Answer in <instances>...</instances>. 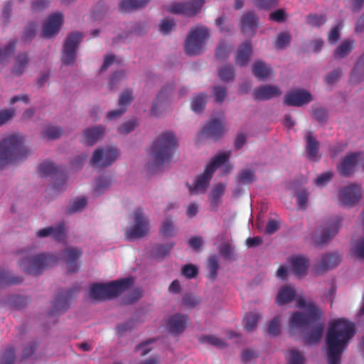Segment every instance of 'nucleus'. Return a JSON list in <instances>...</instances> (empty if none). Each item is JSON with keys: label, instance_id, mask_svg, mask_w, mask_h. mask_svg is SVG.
Instances as JSON below:
<instances>
[{"label": "nucleus", "instance_id": "obj_19", "mask_svg": "<svg viewBox=\"0 0 364 364\" xmlns=\"http://www.w3.org/2000/svg\"><path fill=\"white\" fill-rule=\"evenodd\" d=\"M342 220L340 218H335L326 223L323 228L321 235L317 241V245L328 242L338 232Z\"/></svg>", "mask_w": 364, "mask_h": 364}, {"label": "nucleus", "instance_id": "obj_39", "mask_svg": "<svg viewBox=\"0 0 364 364\" xmlns=\"http://www.w3.org/2000/svg\"><path fill=\"white\" fill-rule=\"evenodd\" d=\"M174 245L175 243L173 242L166 245H156L151 250V255L156 258L164 259L173 248Z\"/></svg>", "mask_w": 364, "mask_h": 364}, {"label": "nucleus", "instance_id": "obj_61", "mask_svg": "<svg viewBox=\"0 0 364 364\" xmlns=\"http://www.w3.org/2000/svg\"><path fill=\"white\" fill-rule=\"evenodd\" d=\"M125 75H126L124 71H117L114 73L112 75L108 84L109 89L111 90H113L119 83V82L125 77Z\"/></svg>", "mask_w": 364, "mask_h": 364}, {"label": "nucleus", "instance_id": "obj_35", "mask_svg": "<svg viewBox=\"0 0 364 364\" xmlns=\"http://www.w3.org/2000/svg\"><path fill=\"white\" fill-rule=\"evenodd\" d=\"M23 282V277L13 274L9 271L0 269V285H16L21 284Z\"/></svg>", "mask_w": 364, "mask_h": 364}, {"label": "nucleus", "instance_id": "obj_33", "mask_svg": "<svg viewBox=\"0 0 364 364\" xmlns=\"http://www.w3.org/2000/svg\"><path fill=\"white\" fill-rule=\"evenodd\" d=\"M29 63L28 53H20L15 59V64L12 73L16 76H21Z\"/></svg>", "mask_w": 364, "mask_h": 364}, {"label": "nucleus", "instance_id": "obj_62", "mask_svg": "<svg viewBox=\"0 0 364 364\" xmlns=\"http://www.w3.org/2000/svg\"><path fill=\"white\" fill-rule=\"evenodd\" d=\"M213 94L215 100L217 102L221 103L227 96L226 87L224 86H215L213 88Z\"/></svg>", "mask_w": 364, "mask_h": 364}, {"label": "nucleus", "instance_id": "obj_9", "mask_svg": "<svg viewBox=\"0 0 364 364\" xmlns=\"http://www.w3.org/2000/svg\"><path fill=\"white\" fill-rule=\"evenodd\" d=\"M119 151L114 147L96 149L90 159V164L95 168H103L111 166L117 161Z\"/></svg>", "mask_w": 364, "mask_h": 364}, {"label": "nucleus", "instance_id": "obj_3", "mask_svg": "<svg viewBox=\"0 0 364 364\" xmlns=\"http://www.w3.org/2000/svg\"><path fill=\"white\" fill-rule=\"evenodd\" d=\"M23 142V138L17 134L8 136L0 141V169L27 158L30 151Z\"/></svg>", "mask_w": 364, "mask_h": 364}, {"label": "nucleus", "instance_id": "obj_53", "mask_svg": "<svg viewBox=\"0 0 364 364\" xmlns=\"http://www.w3.org/2000/svg\"><path fill=\"white\" fill-rule=\"evenodd\" d=\"M112 183L111 178L103 176L100 177L96 181V186L95 191L97 194L102 193L107 188H108Z\"/></svg>", "mask_w": 364, "mask_h": 364}, {"label": "nucleus", "instance_id": "obj_7", "mask_svg": "<svg viewBox=\"0 0 364 364\" xmlns=\"http://www.w3.org/2000/svg\"><path fill=\"white\" fill-rule=\"evenodd\" d=\"M229 158V152H223L213 157L210 163L205 166L203 173L196 177L193 186H189L190 192L191 193L205 192L209 186L214 172L219 166L228 162Z\"/></svg>", "mask_w": 364, "mask_h": 364}, {"label": "nucleus", "instance_id": "obj_12", "mask_svg": "<svg viewBox=\"0 0 364 364\" xmlns=\"http://www.w3.org/2000/svg\"><path fill=\"white\" fill-rule=\"evenodd\" d=\"M205 0H191L185 2H175L166 7L168 12L181 14L186 17L196 16L202 9Z\"/></svg>", "mask_w": 364, "mask_h": 364}, {"label": "nucleus", "instance_id": "obj_21", "mask_svg": "<svg viewBox=\"0 0 364 364\" xmlns=\"http://www.w3.org/2000/svg\"><path fill=\"white\" fill-rule=\"evenodd\" d=\"M306 146L305 151L306 157L309 160L312 161H318L321 159L319 154L320 143L314 136L312 132H309L305 136Z\"/></svg>", "mask_w": 364, "mask_h": 364}, {"label": "nucleus", "instance_id": "obj_64", "mask_svg": "<svg viewBox=\"0 0 364 364\" xmlns=\"http://www.w3.org/2000/svg\"><path fill=\"white\" fill-rule=\"evenodd\" d=\"M183 304L189 308H193L200 303V300L191 294H186L182 299Z\"/></svg>", "mask_w": 364, "mask_h": 364}, {"label": "nucleus", "instance_id": "obj_43", "mask_svg": "<svg viewBox=\"0 0 364 364\" xmlns=\"http://www.w3.org/2000/svg\"><path fill=\"white\" fill-rule=\"evenodd\" d=\"M218 76L223 82L232 81L235 77V69L232 65H226L218 70Z\"/></svg>", "mask_w": 364, "mask_h": 364}, {"label": "nucleus", "instance_id": "obj_40", "mask_svg": "<svg viewBox=\"0 0 364 364\" xmlns=\"http://www.w3.org/2000/svg\"><path fill=\"white\" fill-rule=\"evenodd\" d=\"M150 0H122L120 9L122 11H128L145 6Z\"/></svg>", "mask_w": 364, "mask_h": 364}, {"label": "nucleus", "instance_id": "obj_49", "mask_svg": "<svg viewBox=\"0 0 364 364\" xmlns=\"http://www.w3.org/2000/svg\"><path fill=\"white\" fill-rule=\"evenodd\" d=\"M261 318L260 314L257 313H249L245 316V328L247 331H252L257 326L259 319Z\"/></svg>", "mask_w": 364, "mask_h": 364}, {"label": "nucleus", "instance_id": "obj_11", "mask_svg": "<svg viewBox=\"0 0 364 364\" xmlns=\"http://www.w3.org/2000/svg\"><path fill=\"white\" fill-rule=\"evenodd\" d=\"M134 224L125 231V237L127 240L141 238L145 236L149 230V221L144 217L141 208H137L134 213Z\"/></svg>", "mask_w": 364, "mask_h": 364}, {"label": "nucleus", "instance_id": "obj_54", "mask_svg": "<svg viewBox=\"0 0 364 364\" xmlns=\"http://www.w3.org/2000/svg\"><path fill=\"white\" fill-rule=\"evenodd\" d=\"M200 340L201 342H205L218 348H223L227 346L223 340L215 336H204L201 337Z\"/></svg>", "mask_w": 364, "mask_h": 364}, {"label": "nucleus", "instance_id": "obj_51", "mask_svg": "<svg viewBox=\"0 0 364 364\" xmlns=\"http://www.w3.org/2000/svg\"><path fill=\"white\" fill-rule=\"evenodd\" d=\"M304 356L299 350L293 348L289 350L288 364H304Z\"/></svg>", "mask_w": 364, "mask_h": 364}, {"label": "nucleus", "instance_id": "obj_10", "mask_svg": "<svg viewBox=\"0 0 364 364\" xmlns=\"http://www.w3.org/2000/svg\"><path fill=\"white\" fill-rule=\"evenodd\" d=\"M82 37V33L80 32H73L68 35L63 45L61 57L63 65H70L74 64L77 49Z\"/></svg>", "mask_w": 364, "mask_h": 364}, {"label": "nucleus", "instance_id": "obj_32", "mask_svg": "<svg viewBox=\"0 0 364 364\" xmlns=\"http://www.w3.org/2000/svg\"><path fill=\"white\" fill-rule=\"evenodd\" d=\"M225 186L223 183H218L210 193V206L212 210L217 211L219 204L221 203V197L223 196Z\"/></svg>", "mask_w": 364, "mask_h": 364}, {"label": "nucleus", "instance_id": "obj_25", "mask_svg": "<svg viewBox=\"0 0 364 364\" xmlns=\"http://www.w3.org/2000/svg\"><path fill=\"white\" fill-rule=\"evenodd\" d=\"M252 53V47L250 41H246L238 48L235 55V62L241 66L247 65L249 63Z\"/></svg>", "mask_w": 364, "mask_h": 364}, {"label": "nucleus", "instance_id": "obj_55", "mask_svg": "<svg viewBox=\"0 0 364 364\" xmlns=\"http://www.w3.org/2000/svg\"><path fill=\"white\" fill-rule=\"evenodd\" d=\"M159 232L165 237H169L173 235V225L171 219H166L163 222Z\"/></svg>", "mask_w": 364, "mask_h": 364}, {"label": "nucleus", "instance_id": "obj_26", "mask_svg": "<svg viewBox=\"0 0 364 364\" xmlns=\"http://www.w3.org/2000/svg\"><path fill=\"white\" fill-rule=\"evenodd\" d=\"M291 264L293 272L296 276L301 277L306 274L309 264V259L304 256L293 255L288 259Z\"/></svg>", "mask_w": 364, "mask_h": 364}, {"label": "nucleus", "instance_id": "obj_22", "mask_svg": "<svg viewBox=\"0 0 364 364\" xmlns=\"http://www.w3.org/2000/svg\"><path fill=\"white\" fill-rule=\"evenodd\" d=\"M188 319L187 316L180 314L171 316L167 323L168 331L172 334L183 333L187 327Z\"/></svg>", "mask_w": 364, "mask_h": 364}, {"label": "nucleus", "instance_id": "obj_2", "mask_svg": "<svg viewBox=\"0 0 364 364\" xmlns=\"http://www.w3.org/2000/svg\"><path fill=\"white\" fill-rule=\"evenodd\" d=\"M177 147L178 142L172 132H164L155 139L150 156L156 170L171 162Z\"/></svg>", "mask_w": 364, "mask_h": 364}, {"label": "nucleus", "instance_id": "obj_23", "mask_svg": "<svg viewBox=\"0 0 364 364\" xmlns=\"http://www.w3.org/2000/svg\"><path fill=\"white\" fill-rule=\"evenodd\" d=\"M282 91L277 86L264 85L253 91V98L256 101L268 100L272 97L280 96Z\"/></svg>", "mask_w": 364, "mask_h": 364}, {"label": "nucleus", "instance_id": "obj_36", "mask_svg": "<svg viewBox=\"0 0 364 364\" xmlns=\"http://www.w3.org/2000/svg\"><path fill=\"white\" fill-rule=\"evenodd\" d=\"M252 73L259 80H264L269 77L271 69L264 62L259 60L252 65Z\"/></svg>", "mask_w": 364, "mask_h": 364}, {"label": "nucleus", "instance_id": "obj_27", "mask_svg": "<svg viewBox=\"0 0 364 364\" xmlns=\"http://www.w3.org/2000/svg\"><path fill=\"white\" fill-rule=\"evenodd\" d=\"M82 254V252L78 248L68 247L63 251L65 262L69 272L72 273L77 270V261Z\"/></svg>", "mask_w": 364, "mask_h": 364}, {"label": "nucleus", "instance_id": "obj_29", "mask_svg": "<svg viewBox=\"0 0 364 364\" xmlns=\"http://www.w3.org/2000/svg\"><path fill=\"white\" fill-rule=\"evenodd\" d=\"M49 235L58 242L63 240L65 238L64 225L59 223L55 226L45 228L37 232V236L39 237H46Z\"/></svg>", "mask_w": 364, "mask_h": 364}, {"label": "nucleus", "instance_id": "obj_5", "mask_svg": "<svg viewBox=\"0 0 364 364\" xmlns=\"http://www.w3.org/2000/svg\"><path fill=\"white\" fill-rule=\"evenodd\" d=\"M33 250V248H28L20 252L23 255L19 266L25 273L38 275L56 264L60 259L58 255L50 253L35 255Z\"/></svg>", "mask_w": 364, "mask_h": 364}, {"label": "nucleus", "instance_id": "obj_34", "mask_svg": "<svg viewBox=\"0 0 364 364\" xmlns=\"http://www.w3.org/2000/svg\"><path fill=\"white\" fill-rule=\"evenodd\" d=\"M296 292L294 289L290 287H282L277 296V303L279 305H284L289 303L295 299Z\"/></svg>", "mask_w": 364, "mask_h": 364}, {"label": "nucleus", "instance_id": "obj_37", "mask_svg": "<svg viewBox=\"0 0 364 364\" xmlns=\"http://www.w3.org/2000/svg\"><path fill=\"white\" fill-rule=\"evenodd\" d=\"M172 86H165L163 87L160 92L156 97L155 101L154 102L153 106L151 107V114L154 116L158 117L159 115L158 111V107L163 104L164 101L167 98V93L172 90Z\"/></svg>", "mask_w": 364, "mask_h": 364}, {"label": "nucleus", "instance_id": "obj_41", "mask_svg": "<svg viewBox=\"0 0 364 364\" xmlns=\"http://www.w3.org/2000/svg\"><path fill=\"white\" fill-rule=\"evenodd\" d=\"M354 41L346 40L343 41L334 52V57L342 58L348 55L353 48Z\"/></svg>", "mask_w": 364, "mask_h": 364}, {"label": "nucleus", "instance_id": "obj_18", "mask_svg": "<svg viewBox=\"0 0 364 364\" xmlns=\"http://www.w3.org/2000/svg\"><path fill=\"white\" fill-rule=\"evenodd\" d=\"M63 16L60 13L50 15L43 26L42 36L50 38L59 33L63 24Z\"/></svg>", "mask_w": 364, "mask_h": 364}, {"label": "nucleus", "instance_id": "obj_24", "mask_svg": "<svg viewBox=\"0 0 364 364\" xmlns=\"http://www.w3.org/2000/svg\"><path fill=\"white\" fill-rule=\"evenodd\" d=\"M134 100L132 91L131 90H124L119 100V108L117 109L112 110L107 114V118L112 119L122 115L127 110V107Z\"/></svg>", "mask_w": 364, "mask_h": 364}, {"label": "nucleus", "instance_id": "obj_59", "mask_svg": "<svg viewBox=\"0 0 364 364\" xmlns=\"http://www.w3.org/2000/svg\"><path fill=\"white\" fill-rule=\"evenodd\" d=\"M255 178L254 172L250 169L242 170L238 177V181L242 184H248Z\"/></svg>", "mask_w": 364, "mask_h": 364}, {"label": "nucleus", "instance_id": "obj_60", "mask_svg": "<svg viewBox=\"0 0 364 364\" xmlns=\"http://www.w3.org/2000/svg\"><path fill=\"white\" fill-rule=\"evenodd\" d=\"M181 272L186 278L191 279L197 276L198 270L195 265L188 264L182 267Z\"/></svg>", "mask_w": 364, "mask_h": 364}, {"label": "nucleus", "instance_id": "obj_45", "mask_svg": "<svg viewBox=\"0 0 364 364\" xmlns=\"http://www.w3.org/2000/svg\"><path fill=\"white\" fill-rule=\"evenodd\" d=\"M207 95L204 93H200L196 96L191 102V109L196 113L202 112L206 105Z\"/></svg>", "mask_w": 364, "mask_h": 364}, {"label": "nucleus", "instance_id": "obj_28", "mask_svg": "<svg viewBox=\"0 0 364 364\" xmlns=\"http://www.w3.org/2000/svg\"><path fill=\"white\" fill-rule=\"evenodd\" d=\"M105 132V128L101 125L85 129L82 132L85 144L87 146L93 145L103 136Z\"/></svg>", "mask_w": 364, "mask_h": 364}, {"label": "nucleus", "instance_id": "obj_14", "mask_svg": "<svg viewBox=\"0 0 364 364\" xmlns=\"http://www.w3.org/2000/svg\"><path fill=\"white\" fill-rule=\"evenodd\" d=\"M341 262V257L337 252L323 254L320 260L315 263L312 272L315 275L322 274L336 268Z\"/></svg>", "mask_w": 364, "mask_h": 364}, {"label": "nucleus", "instance_id": "obj_46", "mask_svg": "<svg viewBox=\"0 0 364 364\" xmlns=\"http://www.w3.org/2000/svg\"><path fill=\"white\" fill-rule=\"evenodd\" d=\"M16 360L15 349L13 346H9L0 357V364H14Z\"/></svg>", "mask_w": 364, "mask_h": 364}, {"label": "nucleus", "instance_id": "obj_58", "mask_svg": "<svg viewBox=\"0 0 364 364\" xmlns=\"http://www.w3.org/2000/svg\"><path fill=\"white\" fill-rule=\"evenodd\" d=\"M312 116L318 122L323 123L327 120L328 113L323 107H313Z\"/></svg>", "mask_w": 364, "mask_h": 364}, {"label": "nucleus", "instance_id": "obj_4", "mask_svg": "<svg viewBox=\"0 0 364 364\" xmlns=\"http://www.w3.org/2000/svg\"><path fill=\"white\" fill-rule=\"evenodd\" d=\"M296 307L304 311H296L291 314L289 321V327L292 331L306 330L321 317V309L313 301L306 302L304 296L297 300Z\"/></svg>", "mask_w": 364, "mask_h": 364}, {"label": "nucleus", "instance_id": "obj_44", "mask_svg": "<svg viewBox=\"0 0 364 364\" xmlns=\"http://www.w3.org/2000/svg\"><path fill=\"white\" fill-rule=\"evenodd\" d=\"M62 134L63 130L60 127L50 125L43 129L42 135L48 140H55L60 138Z\"/></svg>", "mask_w": 364, "mask_h": 364}, {"label": "nucleus", "instance_id": "obj_31", "mask_svg": "<svg viewBox=\"0 0 364 364\" xmlns=\"http://www.w3.org/2000/svg\"><path fill=\"white\" fill-rule=\"evenodd\" d=\"M324 324L316 323L314 324L309 333L304 337V342L306 345H314L319 342L323 332Z\"/></svg>", "mask_w": 364, "mask_h": 364}, {"label": "nucleus", "instance_id": "obj_13", "mask_svg": "<svg viewBox=\"0 0 364 364\" xmlns=\"http://www.w3.org/2000/svg\"><path fill=\"white\" fill-rule=\"evenodd\" d=\"M80 287L76 285L66 291H62L55 298L53 308L50 311V316H57L64 314L69 308V302L79 291Z\"/></svg>", "mask_w": 364, "mask_h": 364}, {"label": "nucleus", "instance_id": "obj_6", "mask_svg": "<svg viewBox=\"0 0 364 364\" xmlns=\"http://www.w3.org/2000/svg\"><path fill=\"white\" fill-rule=\"evenodd\" d=\"M133 283L134 280L132 277H127L106 284L95 283L90 287V296L99 301L109 300L129 289Z\"/></svg>", "mask_w": 364, "mask_h": 364}, {"label": "nucleus", "instance_id": "obj_8", "mask_svg": "<svg viewBox=\"0 0 364 364\" xmlns=\"http://www.w3.org/2000/svg\"><path fill=\"white\" fill-rule=\"evenodd\" d=\"M208 37V31L205 27L191 29L185 43L186 53L188 55L200 54L204 50L205 41Z\"/></svg>", "mask_w": 364, "mask_h": 364}, {"label": "nucleus", "instance_id": "obj_48", "mask_svg": "<svg viewBox=\"0 0 364 364\" xmlns=\"http://www.w3.org/2000/svg\"><path fill=\"white\" fill-rule=\"evenodd\" d=\"M208 268L209 270L208 277L212 280L215 279L219 269L218 259L216 255H213L208 259Z\"/></svg>", "mask_w": 364, "mask_h": 364}, {"label": "nucleus", "instance_id": "obj_50", "mask_svg": "<svg viewBox=\"0 0 364 364\" xmlns=\"http://www.w3.org/2000/svg\"><path fill=\"white\" fill-rule=\"evenodd\" d=\"M87 204V200L85 197H80L73 200L67 208L68 213H73L81 211Z\"/></svg>", "mask_w": 364, "mask_h": 364}, {"label": "nucleus", "instance_id": "obj_17", "mask_svg": "<svg viewBox=\"0 0 364 364\" xmlns=\"http://www.w3.org/2000/svg\"><path fill=\"white\" fill-rule=\"evenodd\" d=\"M225 129L220 119H211L200 130V134L215 141L219 139L225 133Z\"/></svg>", "mask_w": 364, "mask_h": 364}, {"label": "nucleus", "instance_id": "obj_42", "mask_svg": "<svg viewBox=\"0 0 364 364\" xmlns=\"http://www.w3.org/2000/svg\"><path fill=\"white\" fill-rule=\"evenodd\" d=\"M364 75V55H362L358 60L351 73V80L358 82L362 80Z\"/></svg>", "mask_w": 364, "mask_h": 364}, {"label": "nucleus", "instance_id": "obj_30", "mask_svg": "<svg viewBox=\"0 0 364 364\" xmlns=\"http://www.w3.org/2000/svg\"><path fill=\"white\" fill-rule=\"evenodd\" d=\"M257 17L253 13L248 12L242 17L240 27L244 33L254 35L257 27Z\"/></svg>", "mask_w": 364, "mask_h": 364}, {"label": "nucleus", "instance_id": "obj_56", "mask_svg": "<svg viewBox=\"0 0 364 364\" xmlns=\"http://www.w3.org/2000/svg\"><path fill=\"white\" fill-rule=\"evenodd\" d=\"M297 203L302 209H305L309 200V193L306 189H301L296 193Z\"/></svg>", "mask_w": 364, "mask_h": 364}, {"label": "nucleus", "instance_id": "obj_52", "mask_svg": "<svg viewBox=\"0 0 364 364\" xmlns=\"http://www.w3.org/2000/svg\"><path fill=\"white\" fill-rule=\"evenodd\" d=\"M326 17L323 15L310 14L306 17V22L312 27H320L326 23Z\"/></svg>", "mask_w": 364, "mask_h": 364}, {"label": "nucleus", "instance_id": "obj_57", "mask_svg": "<svg viewBox=\"0 0 364 364\" xmlns=\"http://www.w3.org/2000/svg\"><path fill=\"white\" fill-rule=\"evenodd\" d=\"M291 41V36L288 32L280 33L276 39L275 46L277 48H284Z\"/></svg>", "mask_w": 364, "mask_h": 364}, {"label": "nucleus", "instance_id": "obj_1", "mask_svg": "<svg viewBox=\"0 0 364 364\" xmlns=\"http://www.w3.org/2000/svg\"><path fill=\"white\" fill-rule=\"evenodd\" d=\"M355 333V324L345 318H338L330 323L326 335L328 364H341L342 353Z\"/></svg>", "mask_w": 364, "mask_h": 364}, {"label": "nucleus", "instance_id": "obj_15", "mask_svg": "<svg viewBox=\"0 0 364 364\" xmlns=\"http://www.w3.org/2000/svg\"><path fill=\"white\" fill-rule=\"evenodd\" d=\"M362 197L361 186L350 184L341 189L338 193L339 201L346 206H352L360 200Z\"/></svg>", "mask_w": 364, "mask_h": 364}, {"label": "nucleus", "instance_id": "obj_47", "mask_svg": "<svg viewBox=\"0 0 364 364\" xmlns=\"http://www.w3.org/2000/svg\"><path fill=\"white\" fill-rule=\"evenodd\" d=\"M281 318L279 316H275L267 324V333L269 335L276 336L279 335L281 331Z\"/></svg>", "mask_w": 364, "mask_h": 364}, {"label": "nucleus", "instance_id": "obj_38", "mask_svg": "<svg viewBox=\"0 0 364 364\" xmlns=\"http://www.w3.org/2000/svg\"><path fill=\"white\" fill-rule=\"evenodd\" d=\"M38 170L43 176L46 177L58 174H60L61 176H64L61 172L60 173V168L57 167L55 164L50 161H45L42 163L39 166Z\"/></svg>", "mask_w": 364, "mask_h": 364}, {"label": "nucleus", "instance_id": "obj_16", "mask_svg": "<svg viewBox=\"0 0 364 364\" xmlns=\"http://www.w3.org/2000/svg\"><path fill=\"white\" fill-rule=\"evenodd\" d=\"M312 100L311 94L302 89L291 91L284 96V102L288 106L301 107Z\"/></svg>", "mask_w": 364, "mask_h": 364}, {"label": "nucleus", "instance_id": "obj_20", "mask_svg": "<svg viewBox=\"0 0 364 364\" xmlns=\"http://www.w3.org/2000/svg\"><path fill=\"white\" fill-rule=\"evenodd\" d=\"M361 154L359 152L353 153L342 159L338 166V170L341 175L349 176L354 172L355 166L358 164Z\"/></svg>", "mask_w": 364, "mask_h": 364}, {"label": "nucleus", "instance_id": "obj_63", "mask_svg": "<svg viewBox=\"0 0 364 364\" xmlns=\"http://www.w3.org/2000/svg\"><path fill=\"white\" fill-rule=\"evenodd\" d=\"M38 25L36 23H30L25 28L23 38L24 41H29L33 38L37 31Z\"/></svg>", "mask_w": 364, "mask_h": 364}]
</instances>
